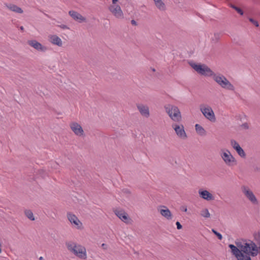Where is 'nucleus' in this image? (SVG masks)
Segmentation results:
<instances>
[{
    "mask_svg": "<svg viewBox=\"0 0 260 260\" xmlns=\"http://www.w3.org/2000/svg\"><path fill=\"white\" fill-rule=\"evenodd\" d=\"M236 245L230 244L229 247L238 260H250V255L255 256L258 253L257 246L252 241H242L236 242Z\"/></svg>",
    "mask_w": 260,
    "mask_h": 260,
    "instance_id": "f257e3e1",
    "label": "nucleus"
},
{
    "mask_svg": "<svg viewBox=\"0 0 260 260\" xmlns=\"http://www.w3.org/2000/svg\"><path fill=\"white\" fill-rule=\"evenodd\" d=\"M66 245L69 251L76 257L84 260L87 258L86 249L83 245L73 241L66 242Z\"/></svg>",
    "mask_w": 260,
    "mask_h": 260,
    "instance_id": "f03ea898",
    "label": "nucleus"
},
{
    "mask_svg": "<svg viewBox=\"0 0 260 260\" xmlns=\"http://www.w3.org/2000/svg\"><path fill=\"white\" fill-rule=\"evenodd\" d=\"M213 79L222 88L230 91H234V86L228 80V79L221 74H215L212 76Z\"/></svg>",
    "mask_w": 260,
    "mask_h": 260,
    "instance_id": "7ed1b4c3",
    "label": "nucleus"
},
{
    "mask_svg": "<svg viewBox=\"0 0 260 260\" xmlns=\"http://www.w3.org/2000/svg\"><path fill=\"white\" fill-rule=\"evenodd\" d=\"M166 112L170 118L175 122H180L181 120L182 116L179 108L174 105H168L165 106Z\"/></svg>",
    "mask_w": 260,
    "mask_h": 260,
    "instance_id": "20e7f679",
    "label": "nucleus"
},
{
    "mask_svg": "<svg viewBox=\"0 0 260 260\" xmlns=\"http://www.w3.org/2000/svg\"><path fill=\"white\" fill-rule=\"evenodd\" d=\"M190 66L199 74L208 77H212L214 72L205 64L191 63Z\"/></svg>",
    "mask_w": 260,
    "mask_h": 260,
    "instance_id": "39448f33",
    "label": "nucleus"
},
{
    "mask_svg": "<svg viewBox=\"0 0 260 260\" xmlns=\"http://www.w3.org/2000/svg\"><path fill=\"white\" fill-rule=\"evenodd\" d=\"M220 155L225 164L229 167H233L237 164V160L231 152L228 149H222Z\"/></svg>",
    "mask_w": 260,
    "mask_h": 260,
    "instance_id": "423d86ee",
    "label": "nucleus"
},
{
    "mask_svg": "<svg viewBox=\"0 0 260 260\" xmlns=\"http://www.w3.org/2000/svg\"><path fill=\"white\" fill-rule=\"evenodd\" d=\"M200 109L204 117L211 122L216 121V117L212 108L208 105L202 104L200 106Z\"/></svg>",
    "mask_w": 260,
    "mask_h": 260,
    "instance_id": "0eeeda50",
    "label": "nucleus"
},
{
    "mask_svg": "<svg viewBox=\"0 0 260 260\" xmlns=\"http://www.w3.org/2000/svg\"><path fill=\"white\" fill-rule=\"evenodd\" d=\"M242 192L248 200L254 205H257L258 202L252 191L247 186H243L241 187Z\"/></svg>",
    "mask_w": 260,
    "mask_h": 260,
    "instance_id": "6e6552de",
    "label": "nucleus"
},
{
    "mask_svg": "<svg viewBox=\"0 0 260 260\" xmlns=\"http://www.w3.org/2000/svg\"><path fill=\"white\" fill-rule=\"evenodd\" d=\"M172 127L174 129L177 136L181 139L185 140L187 138V135L184 130V127L182 124L173 123Z\"/></svg>",
    "mask_w": 260,
    "mask_h": 260,
    "instance_id": "1a4fd4ad",
    "label": "nucleus"
},
{
    "mask_svg": "<svg viewBox=\"0 0 260 260\" xmlns=\"http://www.w3.org/2000/svg\"><path fill=\"white\" fill-rule=\"evenodd\" d=\"M110 12L118 19L123 18V13L120 7L116 4H112L109 7Z\"/></svg>",
    "mask_w": 260,
    "mask_h": 260,
    "instance_id": "9d476101",
    "label": "nucleus"
},
{
    "mask_svg": "<svg viewBox=\"0 0 260 260\" xmlns=\"http://www.w3.org/2000/svg\"><path fill=\"white\" fill-rule=\"evenodd\" d=\"M70 126L72 131L77 136H82L84 135V131L80 124L76 122L70 123Z\"/></svg>",
    "mask_w": 260,
    "mask_h": 260,
    "instance_id": "9b49d317",
    "label": "nucleus"
},
{
    "mask_svg": "<svg viewBox=\"0 0 260 260\" xmlns=\"http://www.w3.org/2000/svg\"><path fill=\"white\" fill-rule=\"evenodd\" d=\"M158 211L164 217L168 220L172 219V214L170 210L165 206H160L158 207Z\"/></svg>",
    "mask_w": 260,
    "mask_h": 260,
    "instance_id": "f8f14e48",
    "label": "nucleus"
},
{
    "mask_svg": "<svg viewBox=\"0 0 260 260\" xmlns=\"http://www.w3.org/2000/svg\"><path fill=\"white\" fill-rule=\"evenodd\" d=\"M28 44L38 51L45 52L47 50V47L42 45L40 43L35 40H29L27 42Z\"/></svg>",
    "mask_w": 260,
    "mask_h": 260,
    "instance_id": "ddd939ff",
    "label": "nucleus"
},
{
    "mask_svg": "<svg viewBox=\"0 0 260 260\" xmlns=\"http://www.w3.org/2000/svg\"><path fill=\"white\" fill-rule=\"evenodd\" d=\"M137 107L142 116L146 118H148L150 116L149 109L148 106L140 104L137 105Z\"/></svg>",
    "mask_w": 260,
    "mask_h": 260,
    "instance_id": "4468645a",
    "label": "nucleus"
},
{
    "mask_svg": "<svg viewBox=\"0 0 260 260\" xmlns=\"http://www.w3.org/2000/svg\"><path fill=\"white\" fill-rule=\"evenodd\" d=\"M115 214L122 221L125 223H128L130 219L128 217L127 214L123 210H114Z\"/></svg>",
    "mask_w": 260,
    "mask_h": 260,
    "instance_id": "2eb2a0df",
    "label": "nucleus"
},
{
    "mask_svg": "<svg viewBox=\"0 0 260 260\" xmlns=\"http://www.w3.org/2000/svg\"><path fill=\"white\" fill-rule=\"evenodd\" d=\"M199 194L201 198L208 201L214 200V196L207 190L200 189Z\"/></svg>",
    "mask_w": 260,
    "mask_h": 260,
    "instance_id": "dca6fc26",
    "label": "nucleus"
},
{
    "mask_svg": "<svg viewBox=\"0 0 260 260\" xmlns=\"http://www.w3.org/2000/svg\"><path fill=\"white\" fill-rule=\"evenodd\" d=\"M69 15L76 21L79 22L85 21V18L83 17L80 13L74 11H70L69 12Z\"/></svg>",
    "mask_w": 260,
    "mask_h": 260,
    "instance_id": "f3484780",
    "label": "nucleus"
},
{
    "mask_svg": "<svg viewBox=\"0 0 260 260\" xmlns=\"http://www.w3.org/2000/svg\"><path fill=\"white\" fill-rule=\"evenodd\" d=\"M49 40L53 45H57L61 47L62 45V42L61 39L57 35H50L49 37Z\"/></svg>",
    "mask_w": 260,
    "mask_h": 260,
    "instance_id": "a211bd4d",
    "label": "nucleus"
},
{
    "mask_svg": "<svg viewBox=\"0 0 260 260\" xmlns=\"http://www.w3.org/2000/svg\"><path fill=\"white\" fill-rule=\"evenodd\" d=\"M67 216L69 220L72 224L77 226H79L80 224H81V222L74 214L68 213Z\"/></svg>",
    "mask_w": 260,
    "mask_h": 260,
    "instance_id": "6ab92c4d",
    "label": "nucleus"
},
{
    "mask_svg": "<svg viewBox=\"0 0 260 260\" xmlns=\"http://www.w3.org/2000/svg\"><path fill=\"white\" fill-rule=\"evenodd\" d=\"M6 5L7 7L9 10H10L11 11H12L13 12H16V13H20V14L22 13L23 12L21 8L15 5H13V4L8 5V4H6Z\"/></svg>",
    "mask_w": 260,
    "mask_h": 260,
    "instance_id": "aec40b11",
    "label": "nucleus"
},
{
    "mask_svg": "<svg viewBox=\"0 0 260 260\" xmlns=\"http://www.w3.org/2000/svg\"><path fill=\"white\" fill-rule=\"evenodd\" d=\"M157 8L160 11H164L166 9V5L162 0H153Z\"/></svg>",
    "mask_w": 260,
    "mask_h": 260,
    "instance_id": "412c9836",
    "label": "nucleus"
},
{
    "mask_svg": "<svg viewBox=\"0 0 260 260\" xmlns=\"http://www.w3.org/2000/svg\"><path fill=\"white\" fill-rule=\"evenodd\" d=\"M195 128H196V131L197 133L200 136H203L206 135V131L199 124H196L195 125Z\"/></svg>",
    "mask_w": 260,
    "mask_h": 260,
    "instance_id": "4be33fe9",
    "label": "nucleus"
},
{
    "mask_svg": "<svg viewBox=\"0 0 260 260\" xmlns=\"http://www.w3.org/2000/svg\"><path fill=\"white\" fill-rule=\"evenodd\" d=\"M201 215L204 217L208 218L210 216V213L209 212V210L207 208L203 209L201 211Z\"/></svg>",
    "mask_w": 260,
    "mask_h": 260,
    "instance_id": "5701e85b",
    "label": "nucleus"
},
{
    "mask_svg": "<svg viewBox=\"0 0 260 260\" xmlns=\"http://www.w3.org/2000/svg\"><path fill=\"white\" fill-rule=\"evenodd\" d=\"M236 152H237V153L241 157H243V158H244L246 156V154L244 152V151L243 150V149L241 147V146H240L239 148H238L237 149H236Z\"/></svg>",
    "mask_w": 260,
    "mask_h": 260,
    "instance_id": "b1692460",
    "label": "nucleus"
},
{
    "mask_svg": "<svg viewBox=\"0 0 260 260\" xmlns=\"http://www.w3.org/2000/svg\"><path fill=\"white\" fill-rule=\"evenodd\" d=\"M25 214L27 217L28 218L30 219L31 220H34L35 218L34 217L33 213L31 210H27L25 211Z\"/></svg>",
    "mask_w": 260,
    "mask_h": 260,
    "instance_id": "393cba45",
    "label": "nucleus"
},
{
    "mask_svg": "<svg viewBox=\"0 0 260 260\" xmlns=\"http://www.w3.org/2000/svg\"><path fill=\"white\" fill-rule=\"evenodd\" d=\"M231 145L235 150L240 146L238 143L235 140H231Z\"/></svg>",
    "mask_w": 260,
    "mask_h": 260,
    "instance_id": "a878e982",
    "label": "nucleus"
},
{
    "mask_svg": "<svg viewBox=\"0 0 260 260\" xmlns=\"http://www.w3.org/2000/svg\"><path fill=\"white\" fill-rule=\"evenodd\" d=\"M231 7L235 9L238 13H239L241 15H243V11L239 8L235 6L234 5H231Z\"/></svg>",
    "mask_w": 260,
    "mask_h": 260,
    "instance_id": "bb28decb",
    "label": "nucleus"
},
{
    "mask_svg": "<svg viewBox=\"0 0 260 260\" xmlns=\"http://www.w3.org/2000/svg\"><path fill=\"white\" fill-rule=\"evenodd\" d=\"M212 231L217 236V237L219 240L222 239V237L221 234L216 231L214 229H212Z\"/></svg>",
    "mask_w": 260,
    "mask_h": 260,
    "instance_id": "cd10ccee",
    "label": "nucleus"
},
{
    "mask_svg": "<svg viewBox=\"0 0 260 260\" xmlns=\"http://www.w3.org/2000/svg\"><path fill=\"white\" fill-rule=\"evenodd\" d=\"M249 21L251 22L256 27L258 26V23L257 21L254 20L252 18H249Z\"/></svg>",
    "mask_w": 260,
    "mask_h": 260,
    "instance_id": "c85d7f7f",
    "label": "nucleus"
},
{
    "mask_svg": "<svg viewBox=\"0 0 260 260\" xmlns=\"http://www.w3.org/2000/svg\"><path fill=\"white\" fill-rule=\"evenodd\" d=\"M254 237L257 241H260V233L258 232V233L255 234Z\"/></svg>",
    "mask_w": 260,
    "mask_h": 260,
    "instance_id": "c756f323",
    "label": "nucleus"
},
{
    "mask_svg": "<svg viewBox=\"0 0 260 260\" xmlns=\"http://www.w3.org/2000/svg\"><path fill=\"white\" fill-rule=\"evenodd\" d=\"M60 27L63 29L69 28L67 25H64V24H62V25H60Z\"/></svg>",
    "mask_w": 260,
    "mask_h": 260,
    "instance_id": "7c9ffc66",
    "label": "nucleus"
},
{
    "mask_svg": "<svg viewBox=\"0 0 260 260\" xmlns=\"http://www.w3.org/2000/svg\"><path fill=\"white\" fill-rule=\"evenodd\" d=\"M176 224V225H177V228H182V225H181V223L179 221H177Z\"/></svg>",
    "mask_w": 260,
    "mask_h": 260,
    "instance_id": "2f4dec72",
    "label": "nucleus"
},
{
    "mask_svg": "<svg viewBox=\"0 0 260 260\" xmlns=\"http://www.w3.org/2000/svg\"><path fill=\"white\" fill-rule=\"evenodd\" d=\"M131 23H132L133 25H137V22H136V21L135 20H132L131 21Z\"/></svg>",
    "mask_w": 260,
    "mask_h": 260,
    "instance_id": "473e14b6",
    "label": "nucleus"
},
{
    "mask_svg": "<svg viewBox=\"0 0 260 260\" xmlns=\"http://www.w3.org/2000/svg\"><path fill=\"white\" fill-rule=\"evenodd\" d=\"M118 0H112V4H116Z\"/></svg>",
    "mask_w": 260,
    "mask_h": 260,
    "instance_id": "72a5a7b5",
    "label": "nucleus"
},
{
    "mask_svg": "<svg viewBox=\"0 0 260 260\" xmlns=\"http://www.w3.org/2000/svg\"><path fill=\"white\" fill-rule=\"evenodd\" d=\"M20 29L21 30H24V27H23V26H20Z\"/></svg>",
    "mask_w": 260,
    "mask_h": 260,
    "instance_id": "f704fd0d",
    "label": "nucleus"
},
{
    "mask_svg": "<svg viewBox=\"0 0 260 260\" xmlns=\"http://www.w3.org/2000/svg\"><path fill=\"white\" fill-rule=\"evenodd\" d=\"M39 259H40V260H42V259H43V257L41 256L40 257Z\"/></svg>",
    "mask_w": 260,
    "mask_h": 260,
    "instance_id": "c9c22d12",
    "label": "nucleus"
},
{
    "mask_svg": "<svg viewBox=\"0 0 260 260\" xmlns=\"http://www.w3.org/2000/svg\"><path fill=\"white\" fill-rule=\"evenodd\" d=\"M184 211L185 212H186V211H187V208H185L184 209Z\"/></svg>",
    "mask_w": 260,
    "mask_h": 260,
    "instance_id": "e433bc0d",
    "label": "nucleus"
},
{
    "mask_svg": "<svg viewBox=\"0 0 260 260\" xmlns=\"http://www.w3.org/2000/svg\"><path fill=\"white\" fill-rule=\"evenodd\" d=\"M105 244H103L102 246H105Z\"/></svg>",
    "mask_w": 260,
    "mask_h": 260,
    "instance_id": "4c0bfd02",
    "label": "nucleus"
},
{
    "mask_svg": "<svg viewBox=\"0 0 260 260\" xmlns=\"http://www.w3.org/2000/svg\"><path fill=\"white\" fill-rule=\"evenodd\" d=\"M1 251H2V250H1V249L0 248V253L1 252Z\"/></svg>",
    "mask_w": 260,
    "mask_h": 260,
    "instance_id": "58836bf2",
    "label": "nucleus"
}]
</instances>
